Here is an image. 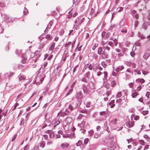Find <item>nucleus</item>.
<instances>
[{
  "instance_id": "1",
  "label": "nucleus",
  "mask_w": 150,
  "mask_h": 150,
  "mask_svg": "<svg viewBox=\"0 0 150 150\" xmlns=\"http://www.w3.org/2000/svg\"><path fill=\"white\" fill-rule=\"evenodd\" d=\"M1 16H4V19L7 22H9L13 21L11 18H10L8 15L6 14H4L3 15L1 14Z\"/></svg>"
},
{
  "instance_id": "2",
  "label": "nucleus",
  "mask_w": 150,
  "mask_h": 150,
  "mask_svg": "<svg viewBox=\"0 0 150 150\" xmlns=\"http://www.w3.org/2000/svg\"><path fill=\"white\" fill-rule=\"evenodd\" d=\"M82 88L84 93H90L89 90L88 89L87 86L85 84H83L82 86Z\"/></svg>"
},
{
  "instance_id": "3",
  "label": "nucleus",
  "mask_w": 150,
  "mask_h": 150,
  "mask_svg": "<svg viewBox=\"0 0 150 150\" xmlns=\"http://www.w3.org/2000/svg\"><path fill=\"white\" fill-rule=\"evenodd\" d=\"M89 86L90 88L94 90L95 89V88L93 82L91 81L88 83Z\"/></svg>"
},
{
  "instance_id": "4",
  "label": "nucleus",
  "mask_w": 150,
  "mask_h": 150,
  "mask_svg": "<svg viewBox=\"0 0 150 150\" xmlns=\"http://www.w3.org/2000/svg\"><path fill=\"white\" fill-rule=\"evenodd\" d=\"M134 125V123L132 121L127 122L126 123L127 127L129 128L132 127Z\"/></svg>"
},
{
  "instance_id": "5",
  "label": "nucleus",
  "mask_w": 150,
  "mask_h": 150,
  "mask_svg": "<svg viewBox=\"0 0 150 150\" xmlns=\"http://www.w3.org/2000/svg\"><path fill=\"white\" fill-rule=\"evenodd\" d=\"M69 146V144L65 142L64 143H63L60 145V146L61 148H67Z\"/></svg>"
},
{
  "instance_id": "6",
  "label": "nucleus",
  "mask_w": 150,
  "mask_h": 150,
  "mask_svg": "<svg viewBox=\"0 0 150 150\" xmlns=\"http://www.w3.org/2000/svg\"><path fill=\"white\" fill-rule=\"evenodd\" d=\"M149 25V24L148 22L146 21H144L142 27L143 28L146 29L147 28Z\"/></svg>"
},
{
  "instance_id": "7",
  "label": "nucleus",
  "mask_w": 150,
  "mask_h": 150,
  "mask_svg": "<svg viewBox=\"0 0 150 150\" xmlns=\"http://www.w3.org/2000/svg\"><path fill=\"white\" fill-rule=\"evenodd\" d=\"M77 94L76 98L77 99H81L82 97V93L81 91L77 92Z\"/></svg>"
},
{
  "instance_id": "8",
  "label": "nucleus",
  "mask_w": 150,
  "mask_h": 150,
  "mask_svg": "<svg viewBox=\"0 0 150 150\" xmlns=\"http://www.w3.org/2000/svg\"><path fill=\"white\" fill-rule=\"evenodd\" d=\"M114 103L115 100H112L109 103V105L110 106L111 108H113L114 107L115 105Z\"/></svg>"
},
{
  "instance_id": "9",
  "label": "nucleus",
  "mask_w": 150,
  "mask_h": 150,
  "mask_svg": "<svg viewBox=\"0 0 150 150\" xmlns=\"http://www.w3.org/2000/svg\"><path fill=\"white\" fill-rule=\"evenodd\" d=\"M150 55V54L149 53H145L143 56V58L144 59L146 60L149 57Z\"/></svg>"
},
{
  "instance_id": "10",
  "label": "nucleus",
  "mask_w": 150,
  "mask_h": 150,
  "mask_svg": "<svg viewBox=\"0 0 150 150\" xmlns=\"http://www.w3.org/2000/svg\"><path fill=\"white\" fill-rule=\"evenodd\" d=\"M136 81L137 82H140L141 84H142L144 83L145 81L143 79H138L136 80Z\"/></svg>"
},
{
  "instance_id": "11",
  "label": "nucleus",
  "mask_w": 150,
  "mask_h": 150,
  "mask_svg": "<svg viewBox=\"0 0 150 150\" xmlns=\"http://www.w3.org/2000/svg\"><path fill=\"white\" fill-rule=\"evenodd\" d=\"M85 124V122L84 121H82L81 123L80 124L79 123L78 125V126H79L80 127H83Z\"/></svg>"
},
{
  "instance_id": "12",
  "label": "nucleus",
  "mask_w": 150,
  "mask_h": 150,
  "mask_svg": "<svg viewBox=\"0 0 150 150\" xmlns=\"http://www.w3.org/2000/svg\"><path fill=\"white\" fill-rule=\"evenodd\" d=\"M55 45V43H54L53 42V43H52L50 47L49 50H50L52 51L54 48Z\"/></svg>"
},
{
  "instance_id": "13",
  "label": "nucleus",
  "mask_w": 150,
  "mask_h": 150,
  "mask_svg": "<svg viewBox=\"0 0 150 150\" xmlns=\"http://www.w3.org/2000/svg\"><path fill=\"white\" fill-rule=\"evenodd\" d=\"M60 122V120L56 121L54 124L53 127H55L57 125H59Z\"/></svg>"
},
{
  "instance_id": "14",
  "label": "nucleus",
  "mask_w": 150,
  "mask_h": 150,
  "mask_svg": "<svg viewBox=\"0 0 150 150\" xmlns=\"http://www.w3.org/2000/svg\"><path fill=\"white\" fill-rule=\"evenodd\" d=\"M102 48L101 47H99L98 49L97 53L98 54H100L102 52Z\"/></svg>"
},
{
  "instance_id": "15",
  "label": "nucleus",
  "mask_w": 150,
  "mask_h": 150,
  "mask_svg": "<svg viewBox=\"0 0 150 150\" xmlns=\"http://www.w3.org/2000/svg\"><path fill=\"white\" fill-rule=\"evenodd\" d=\"M52 25V22H51V21H50V22L49 23V24L47 25V26L46 27L45 30L44 31V32H45V31H46L47 29H50V28L51 27Z\"/></svg>"
},
{
  "instance_id": "16",
  "label": "nucleus",
  "mask_w": 150,
  "mask_h": 150,
  "mask_svg": "<svg viewBox=\"0 0 150 150\" xmlns=\"http://www.w3.org/2000/svg\"><path fill=\"white\" fill-rule=\"evenodd\" d=\"M138 95V93L134 91L133 93H132V97L133 98H134L135 97Z\"/></svg>"
},
{
  "instance_id": "17",
  "label": "nucleus",
  "mask_w": 150,
  "mask_h": 150,
  "mask_svg": "<svg viewBox=\"0 0 150 150\" xmlns=\"http://www.w3.org/2000/svg\"><path fill=\"white\" fill-rule=\"evenodd\" d=\"M25 77L24 75H22L19 78V79L20 81H23L25 80Z\"/></svg>"
},
{
  "instance_id": "18",
  "label": "nucleus",
  "mask_w": 150,
  "mask_h": 150,
  "mask_svg": "<svg viewBox=\"0 0 150 150\" xmlns=\"http://www.w3.org/2000/svg\"><path fill=\"white\" fill-rule=\"evenodd\" d=\"M117 120L116 118H115L111 120V122L114 125H115L117 122Z\"/></svg>"
},
{
  "instance_id": "19",
  "label": "nucleus",
  "mask_w": 150,
  "mask_h": 150,
  "mask_svg": "<svg viewBox=\"0 0 150 150\" xmlns=\"http://www.w3.org/2000/svg\"><path fill=\"white\" fill-rule=\"evenodd\" d=\"M92 68L93 70L96 71L98 69V65L96 64H95L92 66Z\"/></svg>"
},
{
  "instance_id": "20",
  "label": "nucleus",
  "mask_w": 150,
  "mask_h": 150,
  "mask_svg": "<svg viewBox=\"0 0 150 150\" xmlns=\"http://www.w3.org/2000/svg\"><path fill=\"white\" fill-rule=\"evenodd\" d=\"M88 136H92L94 134V132L92 130L89 131L88 132Z\"/></svg>"
},
{
  "instance_id": "21",
  "label": "nucleus",
  "mask_w": 150,
  "mask_h": 150,
  "mask_svg": "<svg viewBox=\"0 0 150 150\" xmlns=\"http://www.w3.org/2000/svg\"><path fill=\"white\" fill-rule=\"evenodd\" d=\"M102 57L103 58H107L108 57V55L107 54H105V52H103V53L102 54Z\"/></svg>"
},
{
  "instance_id": "22",
  "label": "nucleus",
  "mask_w": 150,
  "mask_h": 150,
  "mask_svg": "<svg viewBox=\"0 0 150 150\" xmlns=\"http://www.w3.org/2000/svg\"><path fill=\"white\" fill-rule=\"evenodd\" d=\"M72 120V119L71 117H68L67 118L66 120V122H67V121H69V122H67L68 123H70L71 122Z\"/></svg>"
},
{
  "instance_id": "23",
  "label": "nucleus",
  "mask_w": 150,
  "mask_h": 150,
  "mask_svg": "<svg viewBox=\"0 0 150 150\" xmlns=\"http://www.w3.org/2000/svg\"><path fill=\"white\" fill-rule=\"evenodd\" d=\"M103 48L105 49V50H107L108 51V52H109L110 50V48L108 46H104Z\"/></svg>"
},
{
  "instance_id": "24",
  "label": "nucleus",
  "mask_w": 150,
  "mask_h": 150,
  "mask_svg": "<svg viewBox=\"0 0 150 150\" xmlns=\"http://www.w3.org/2000/svg\"><path fill=\"white\" fill-rule=\"evenodd\" d=\"M149 111L148 110L143 111L142 113L143 114V115H145L148 114L149 113Z\"/></svg>"
},
{
  "instance_id": "25",
  "label": "nucleus",
  "mask_w": 150,
  "mask_h": 150,
  "mask_svg": "<svg viewBox=\"0 0 150 150\" xmlns=\"http://www.w3.org/2000/svg\"><path fill=\"white\" fill-rule=\"evenodd\" d=\"M71 44V42H67L64 45V47H67L68 46L70 45Z\"/></svg>"
},
{
  "instance_id": "26",
  "label": "nucleus",
  "mask_w": 150,
  "mask_h": 150,
  "mask_svg": "<svg viewBox=\"0 0 150 150\" xmlns=\"http://www.w3.org/2000/svg\"><path fill=\"white\" fill-rule=\"evenodd\" d=\"M90 72L89 71H88L85 74V76L86 78H87L88 79H89V76L90 75Z\"/></svg>"
},
{
  "instance_id": "27",
  "label": "nucleus",
  "mask_w": 150,
  "mask_h": 150,
  "mask_svg": "<svg viewBox=\"0 0 150 150\" xmlns=\"http://www.w3.org/2000/svg\"><path fill=\"white\" fill-rule=\"evenodd\" d=\"M88 65H89V64H86L85 66L84 67L82 71V72H84V71L87 68Z\"/></svg>"
},
{
  "instance_id": "28",
  "label": "nucleus",
  "mask_w": 150,
  "mask_h": 150,
  "mask_svg": "<svg viewBox=\"0 0 150 150\" xmlns=\"http://www.w3.org/2000/svg\"><path fill=\"white\" fill-rule=\"evenodd\" d=\"M113 41V42L114 43V45H115V46H116L117 44V39L116 38L114 39Z\"/></svg>"
},
{
  "instance_id": "29",
  "label": "nucleus",
  "mask_w": 150,
  "mask_h": 150,
  "mask_svg": "<svg viewBox=\"0 0 150 150\" xmlns=\"http://www.w3.org/2000/svg\"><path fill=\"white\" fill-rule=\"evenodd\" d=\"M45 142L44 141H42L41 144L40 146L42 148H43L45 145Z\"/></svg>"
},
{
  "instance_id": "30",
  "label": "nucleus",
  "mask_w": 150,
  "mask_h": 150,
  "mask_svg": "<svg viewBox=\"0 0 150 150\" xmlns=\"http://www.w3.org/2000/svg\"><path fill=\"white\" fill-rule=\"evenodd\" d=\"M138 36L139 37H140V38L141 39H143L145 38V37H144L143 35V34H142V35H141L139 33H138Z\"/></svg>"
},
{
  "instance_id": "31",
  "label": "nucleus",
  "mask_w": 150,
  "mask_h": 150,
  "mask_svg": "<svg viewBox=\"0 0 150 150\" xmlns=\"http://www.w3.org/2000/svg\"><path fill=\"white\" fill-rule=\"evenodd\" d=\"M82 81L85 83H87V79L86 77H84L82 79Z\"/></svg>"
},
{
  "instance_id": "32",
  "label": "nucleus",
  "mask_w": 150,
  "mask_h": 150,
  "mask_svg": "<svg viewBox=\"0 0 150 150\" xmlns=\"http://www.w3.org/2000/svg\"><path fill=\"white\" fill-rule=\"evenodd\" d=\"M108 44L111 46L113 47L114 46V43L113 42L109 41L108 42Z\"/></svg>"
},
{
  "instance_id": "33",
  "label": "nucleus",
  "mask_w": 150,
  "mask_h": 150,
  "mask_svg": "<svg viewBox=\"0 0 150 150\" xmlns=\"http://www.w3.org/2000/svg\"><path fill=\"white\" fill-rule=\"evenodd\" d=\"M86 106L87 108H89L91 105V103L90 102H87L86 103Z\"/></svg>"
},
{
  "instance_id": "34",
  "label": "nucleus",
  "mask_w": 150,
  "mask_h": 150,
  "mask_svg": "<svg viewBox=\"0 0 150 150\" xmlns=\"http://www.w3.org/2000/svg\"><path fill=\"white\" fill-rule=\"evenodd\" d=\"M82 143V142L81 140H79L78 141L77 143L76 144V145L77 146H79L81 145Z\"/></svg>"
},
{
  "instance_id": "35",
  "label": "nucleus",
  "mask_w": 150,
  "mask_h": 150,
  "mask_svg": "<svg viewBox=\"0 0 150 150\" xmlns=\"http://www.w3.org/2000/svg\"><path fill=\"white\" fill-rule=\"evenodd\" d=\"M139 143L141 145H144V144L145 142L144 141L142 140H139Z\"/></svg>"
},
{
  "instance_id": "36",
  "label": "nucleus",
  "mask_w": 150,
  "mask_h": 150,
  "mask_svg": "<svg viewBox=\"0 0 150 150\" xmlns=\"http://www.w3.org/2000/svg\"><path fill=\"white\" fill-rule=\"evenodd\" d=\"M98 43H96L92 47V50H94L96 49V48L98 46Z\"/></svg>"
},
{
  "instance_id": "37",
  "label": "nucleus",
  "mask_w": 150,
  "mask_h": 150,
  "mask_svg": "<svg viewBox=\"0 0 150 150\" xmlns=\"http://www.w3.org/2000/svg\"><path fill=\"white\" fill-rule=\"evenodd\" d=\"M64 29H62L60 31V35L61 36L64 33Z\"/></svg>"
},
{
  "instance_id": "38",
  "label": "nucleus",
  "mask_w": 150,
  "mask_h": 150,
  "mask_svg": "<svg viewBox=\"0 0 150 150\" xmlns=\"http://www.w3.org/2000/svg\"><path fill=\"white\" fill-rule=\"evenodd\" d=\"M150 93L149 92H147L146 94V96L147 97V98H149Z\"/></svg>"
},
{
  "instance_id": "39",
  "label": "nucleus",
  "mask_w": 150,
  "mask_h": 150,
  "mask_svg": "<svg viewBox=\"0 0 150 150\" xmlns=\"http://www.w3.org/2000/svg\"><path fill=\"white\" fill-rule=\"evenodd\" d=\"M45 38L47 39H48L49 40H51V36L49 35H47L46 36Z\"/></svg>"
},
{
  "instance_id": "40",
  "label": "nucleus",
  "mask_w": 150,
  "mask_h": 150,
  "mask_svg": "<svg viewBox=\"0 0 150 150\" xmlns=\"http://www.w3.org/2000/svg\"><path fill=\"white\" fill-rule=\"evenodd\" d=\"M4 6V4L2 2V0H0V6L1 7H3Z\"/></svg>"
},
{
  "instance_id": "41",
  "label": "nucleus",
  "mask_w": 150,
  "mask_h": 150,
  "mask_svg": "<svg viewBox=\"0 0 150 150\" xmlns=\"http://www.w3.org/2000/svg\"><path fill=\"white\" fill-rule=\"evenodd\" d=\"M134 71L137 73L138 74L140 75L141 74V73L140 71L137 69H135L134 70Z\"/></svg>"
},
{
  "instance_id": "42",
  "label": "nucleus",
  "mask_w": 150,
  "mask_h": 150,
  "mask_svg": "<svg viewBox=\"0 0 150 150\" xmlns=\"http://www.w3.org/2000/svg\"><path fill=\"white\" fill-rule=\"evenodd\" d=\"M116 83L114 81H112L111 83V86L113 87L115 85Z\"/></svg>"
},
{
  "instance_id": "43",
  "label": "nucleus",
  "mask_w": 150,
  "mask_h": 150,
  "mask_svg": "<svg viewBox=\"0 0 150 150\" xmlns=\"http://www.w3.org/2000/svg\"><path fill=\"white\" fill-rule=\"evenodd\" d=\"M99 135L97 133H95L94 135V137L96 138H97L98 137Z\"/></svg>"
},
{
  "instance_id": "44",
  "label": "nucleus",
  "mask_w": 150,
  "mask_h": 150,
  "mask_svg": "<svg viewBox=\"0 0 150 150\" xmlns=\"http://www.w3.org/2000/svg\"><path fill=\"white\" fill-rule=\"evenodd\" d=\"M122 96V94L120 92H119L116 95L117 97H120Z\"/></svg>"
},
{
  "instance_id": "45",
  "label": "nucleus",
  "mask_w": 150,
  "mask_h": 150,
  "mask_svg": "<svg viewBox=\"0 0 150 150\" xmlns=\"http://www.w3.org/2000/svg\"><path fill=\"white\" fill-rule=\"evenodd\" d=\"M69 108L71 110H73L74 109V107L71 105H70L69 106Z\"/></svg>"
},
{
  "instance_id": "46",
  "label": "nucleus",
  "mask_w": 150,
  "mask_h": 150,
  "mask_svg": "<svg viewBox=\"0 0 150 150\" xmlns=\"http://www.w3.org/2000/svg\"><path fill=\"white\" fill-rule=\"evenodd\" d=\"M69 111H68V109H66L64 111V114L66 115H67L69 113Z\"/></svg>"
},
{
  "instance_id": "47",
  "label": "nucleus",
  "mask_w": 150,
  "mask_h": 150,
  "mask_svg": "<svg viewBox=\"0 0 150 150\" xmlns=\"http://www.w3.org/2000/svg\"><path fill=\"white\" fill-rule=\"evenodd\" d=\"M111 91H107V93H106L107 96L108 97L111 93Z\"/></svg>"
},
{
  "instance_id": "48",
  "label": "nucleus",
  "mask_w": 150,
  "mask_h": 150,
  "mask_svg": "<svg viewBox=\"0 0 150 150\" xmlns=\"http://www.w3.org/2000/svg\"><path fill=\"white\" fill-rule=\"evenodd\" d=\"M139 118V116L137 115L134 117V120H138Z\"/></svg>"
},
{
  "instance_id": "49",
  "label": "nucleus",
  "mask_w": 150,
  "mask_h": 150,
  "mask_svg": "<svg viewBox=\"0 0 150 150\" xmlns=\"http://www.w3.org/2000/svg\"><path fill=\"white\" fill-rule=\"evenodd\" d=\"M105 31H103L102 32V34H101L102 38H103L105 36Z\"/></svg>"
},
{
  "instance_id": "50",
  "label": "nucleus",
  "mask_w": 150,
  "mask_h": 150,
  "mask_svg": "<svg viewBox=\"0 0 150 150\" xmlns=\"http://www.w3.org/2000/svg\"><path fill=\"white\" fill-rule=\"evenodd\" d=\"M85 19V18H82L81 20L79 22V24L80 25L83 21Z\"/></svg>"
},
{
  "instance_id": "51",
  "label": "nucleus",
  "mask_w": 150,
  "mask_h": 150,
  "mask_svg": "<svg viewBox=\"0 0 150 150\" xmlns=\"http://www.w3.org/2000/svg\"><path fill=\"white\" fill-rule=\"evenodd\" d=\"M78 66V65H76L74 67V68L73 69V73H74L75 72V71H76V70Z\"/></svg>"
},
{
  "instance_id": "52",
  "label": "nucleus",
  "mask_w": 150,
  "mask_h": 150,
  "mask_svg": "<svg viewBox=\"0 0 150 150\" xmlns=\"http://www.w3.org/2000/svg\"><path fill=\"white\" fill-rule=\"evenodd\" d=\"M28 80H29L28 82H27V83L24 84V86L25 87H26V85L27 84L29 83L31 81V80L30 79H28Z\"/></svg>"
},
{
  "instance_id": "53",
  "label": "nucleus",
  "mask_w": 150,
  "mask_h": 150,
  "mask_svg": "<svg viewBox=\"0 0 150 150\" xmlns=\"http://www.w3.org/2000/svg\"><path fill=\"white\" fill-rule=\"evenodd\" d=\"M107 71H104V78L105 79H106L107 77Z\"/></svg>"
},
{
  "instance_id": "54",
  "label": "nucleus",
  "mask_w": 150,
  "mask_h": 150,
  "mask_svg": "<svg viewBox=\"0 0 150 150\" xmlns=\"http://www.w3.org/2000/svg\"><path fill=\"white\" fill-rule=\"evenodd\" d=\"M73 90V89L72 88H71V89L69 90V91H68V93H67L66 94V96H68L69 95V94H70V93Z\"/></svg>"
},
{
  "instance_id": "55",
  "label": "nucleus",
  "mask_w": 150,
  "mask_h": 150,
  "mask_svg": "<svg viewBox=\"0 0 150 150\" xmlns=\"http://www.w3.org/2000/svg\"><path fill=\"white\" fill-rule=\"evenodd\" d=\"M28 12V10L25 8L23 11V13L25 15L26 14V13Z\"/></svg>"
},
{
  "instance_id": "56",
  "label": "nucleus",
  "mask_w": 150,
  "mask_h": 150,
  "mask_svg": "<svg viewBox=\"0 0 150 150\" xmlns=\"http://www.w3.org/2000/svg\"><path fill=\"white\" fill-rule=\"evenodd\" d=\"M130 78V76L129 75L126 74V79H129Z\"/></svg>"
},
{
  "instance_id": "57",
  "label": "nucleus",
  "mask_w": 150,
  "mask_h": 150,
  "mask_svg": "<svg viewBox=\"0 0 150 150\" xmlns=\"http://www.w3.org/2000/svg\"><path fill=\"white\" fill-rule=\"evenodd\" d=\"M81 112L83 113H85L86 114L87 112L86 110H82L81 111Z\"/></svg>"
},
{
  "instance_id": "58",
  "label": "nucleus",
  "mask_w": 150,
  "mask_h": 150,
  "mask_svg": "<svg viewBox=\"0 0 150 150\" xmlns=\"http://www.w3.org/2000/svg\"><path fill=\"white\" fill-rule=\"evenodd\" d=\"M101 129V127L99 126H98L96 127V130L97 131H100Z\"/></svg>"
},
{
  "instance_id": "59",
  "label": "nucleus",
  "mask_w": 150,
  "mask_h": 150,
  "mask_svg": "<svg viewBox=\"0 0 150 150\" xmlns=\"http://www.w3.org/2000/svg\"><path fill=\"white\" fill-rule=\"evenodd\" d=\"M109 85L107 83L106 84L105 86V87L107 89H108L109 88Z\"/></svg>"
},
{
  "instance_id": "60",
  "label": "nucleus",
  "mask_w": 150,
  "mask_h": 150,
  "mask_svg": "<svg viewBox=\"0 0 150 150\" xmlns=\"http://www.w3.org/2000/svg\"><path fill=\"white\" fill-rule=\"evenodd\" d=\"M116 101L117 103H121L122 101V99H120L118 100H117Z\"/></svg>"
},
{
  "instance_id": "61",
  "label": "nucleus",
  "mask_w": 150,
  "mask_h": 150,
  "mask_svg": "<svg viewBox=\"0 0 150 150\" xmlns=\"http://www.w3.org/2000/svg\"><path fill=\"white\" fill-rule=\"evenodd\" d=\"M135 45L137 46H140L141 44V43L138 42L135 43Z\"/></svg>"
},
{
  "instance_id": "62",
  "label": "nucleus",
  "mask_w": 150,
  "mask_h": 150,
  "mask_svg": "<svg viewBox=\"0 0 150 150\" xmlns=\"http://www.w3.org/2000/svg\"><path fill=\"white\" fill-rule=\"evenodd\" d=\"M100 115H104L105 114V111H101L100 112Z\"/></svg>"
},
{
  "instance_id": "63",
  "label": "nucleus",
  "mask_w": 150,
  "mask_h": 150,
  "mask_svg": "<svg viewBox=\"0 0 150 150\" xmlns=\"http://www.w3.org/2000/svg\"><path fill=\"white\" fill-rule=\"evenodd\" d=\"M121 32L123 33H127V30L126 29H122L121 30Z\"/></svg>"
},
{
  "instance_id": "64",
  "label": "nucleus",
  "mask_w": 150,
  "mask_h": 150,
  "mask_svg": "<svg viewBox=\"0 0 150 150\" xmlns=\"http://www.w3.org/2000/svg\"><path fill=\"white\" fill-rule=\"evenodd\" d=\"M136 13V11L135 10H133L131 12L132 14V15H134Z\"/></svg>"
}]
</instances>
